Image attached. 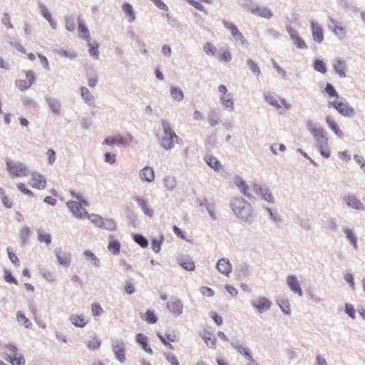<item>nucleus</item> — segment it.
Returning <instances> with one entry per match:
<instances>
[{"label": "nucleus", "mask_w": 365, "mask_h": 365, "mask_svg": "<svg viewBox=\"0 0 365 365\" xmlns=\"http://www.w3.org/2000/svg\"><path fill=\"white\" fill-rule=\"evenodd\" d=\"M308 130L314 137L321 155L328 158L330 156V151L328 149V138L326 136L325 130L320 127H317L312 123L308 124Z\"/></svg>", "instance_id": "f257e3e1"}, {"label": "nucleus", "mask_w": 365, "mask_h": 365, "mask_svg": "<svg viewBox=\"0 0 365 365\" xmlns=\"http://www.w3.org/2000/svg\"><path fill=\"white\" fill-rule=\"evenodd\" d=\"M71 195L78 201H68L66 203L68 207L76 217L85 218L87 215V212L84 207L88 206V202L83 199V195L80 193L71 191Z\"/></svg>", "instance_id": "f03ea898"}, {"label": "nucleus", "mask_w": 365, "mask_h": 365, "mask_svg": "<svg viewBox=\"0 0 365 365\" xmlns=\"http://www.w3.org/2000/svg\"><path fill=\"white\" fill-rule=\"evenodd\" d=\"M234 213L241 220L247 221L252 215L251 204L243 198L237 197L231 203Z\"/></svg>", "instance_id": "7ed1b4c3"}, {"label": "nucleus", "mask_w": 365, "mask_h": 365, "mask_svg": "<svg viewBox=\"0 0 365 365\" xmlns=\"http://www.w3.org/2000/svg\"><path fill=\"white\" fill-rule=\"evenodd\" d=\"M162 124L165 136L162 138L160 144L165 149H170L175 143H178V137L168 122L163 120Z\"/></svg>", "instance_id": "20e7f679"}, {"label": "nucleus", "mask_w": 365, "mask_h": 365, "mask_svg": "<svg viewBox=\"0 0 365 365\" xmlns=\"http://www.w3.org/2000/svg\"><path fill=\"white\" fill-rule=\"evenodd\" d=\"M6 169L9 173L15 178L26 177L29 175L27 166L19 161H7Z\"/></svg>", "instance_id": "39448f33"}, {"label": "nucleus", "mask_w": 365, "mask_h": 365, "mask_svg": "<svg viewBox=\"0 0 365 365\" xmlns=\"http://www.w3.org/2000/svg\"><path fill=\"white\" fill-rule=\"evenodd\" d=\"M329 106L334 108L341 115L346 117L354 115V109L349 106L347 102L343 101L341 99L334 100L329 102Z\"/></svg>", "instance_id": "423d86ee"}, {"label": "nucleus", "mask_w": 365, "mask_h": 365, "mask_svg": "<svg viewBox=\"0 0 365 365\" xmlns=\"http://www.w3.org/2000/svg\"><path fill=\"white\" fill-rule=\"evenodd\" d=\"M264 98L267 102L274 106L277 110H285L291 108V105L287 101L286 99H277V96L272 94L271 93L264 94Z\"/></svg>", "instance_id": "0eeeda50"}, {"label": "nucleus", "mask_w": 365, "mask_h": 365, "mask_svg": "<svg viewBox=\"0 0 365 365\" xmlns=\"http://www.w3.org/2000/svg\"><path fill=\"white\" fill-rule=\"evenodd\" d=\"M25 79H19L15 81V85L21 91L29 89L36 81V76L33 71L25 72Z\"/></svg>", "instance_id": "6e6552de"}, {"label": "nucleus", "mask_w": 365, "mask_h": 365, "mask_svg": "<svg viewBox=\"0 0 365 365\" xmlns=\"http://www.w3.org/2000/svg\"><path fill=\"white\" fill-rule=\"evenodd\" d=\"M133 141V138L130 135H127L126 136H122L120 135L108 137L106 138L103 141V144L107 145H128Z\"/></svg>", "instance_id": "1a4fd4ad"}, {"label": "nucleus", "mask_w": 365, "mask_h": 365, "mask_svg": "<svg viewBox=\"0 0 365 365\" xmlns=\"http://www.w3.org/2000/svg\"><path fill=\"white\" fill-rule=\"evenodd\" d=\"M112 350L115 359L120 363H124L125 357V345L123 340H116L112 343Z\"/></svg>", "instance_id": "9d476101"}, {"label": "nucleus", "mask_w": 365, "mask_h": 365, "mask_svg": "<svg viewBox=\"0 0 365 365\" xmlns=\"http://www.w3.org/2000/svg\"><path fill=\"white\" fill-rule=\"evenodd\" d=\"M29 183L33 188L43 190L47 182L44 176L37 172H33L30 175Z\"/></svg>", "instance_id": "9b49d317"}, {"label": "nucleus", "mask_w": 365, "mask_h": 365, "mask_svg": "<svg viewBox=\"0 0 365 365\" xmlns=\"http://www.w3.org/2000/svg\"><path fill=\"white\" fill-rule=\"evenodd\" d=\"M311 31L313 40L315 42L320 43L324 41V31L318 22L311 21Z\"/></svg>", "instance_id": "f8f14e48"}, {"label": "nucleus", "mask_w": 365, "mask_h": 365, "mask_svg": "<svg viewBox=\"0 0 365 365\" xmlns=\"http://www.w3.org/2000/svg\"><path fill=\"white\" fill-rule=\"evenodd\" d=\"M224 26L228 29L232 36L237 40L239 41L242 44H245L247 41L241 32L238 30L237 26L231 22L223 21Z\"/></svg>", "instance_id": "ddd939ff"}, {"label": "nucleus", "mask_w": 365, "mask_h": 365, "mask_svg": "<svg viewBox=\"0 0 365 365\" xmlns=\"http://www.w3.org/2000/svg\"><path fill=\"white\" fill-rule=\"evenodd\" d=\"M272 302L267 298H258L252 301V305L256 308L259 313L268 310Z\"/></svg>", "instance_id": "4468645a"}, {"label": "nucleus", "mask_w": 365, "mask_h": 365, "mask_svg": "<svg viewBox=\"0 0 365 365\" xmlns=\"http://www.w3.org/2000/svg\"><path fill=\"white\" fill-rule=\"evenodd\" d=\"M167 308L175 316H179L182 313L183 304L181 300L176 299L167 302Z\"/></svg>", "instance_id": "2eb2a0df"}, {"label": "nucleus", "mask_w": 365, "mask_h": 365, "mask_svg": "<svg viewBox=\"0 0 365 365\" xmlns=\"http://www.w3.org/2000/svg\"><path fill=\"white\" fill-rule=\"evenodd\" d=\"M217 269L222 274L227 276L232 272V265L227 259H220L216 265Z\"/></svg>", "instance_id": "dca6fc26"}, {"label": "nucleus", "mask_w": 365, "mask_h": 365, "mask_svg": "<svg viewBox=\"0 0 365 365\" xmlns=\"http://www.w3.org/2000/svg\"><path fill=\"white\" fill-rule=\"evenodd\" d=\"M140 178L143 181L151 182L155 180V173L152 168L146 166L140 172Z\"/></svg>", "instance_id": "f3484780"}, {"label": "nucleus", "mask_w": 365, "mask_h": 365, "mask_svg": "<svg viewBox=\"0 0 365 365\" xmlns=\"http://www.w3.org/2000/svg\"><path fill=\"white\" fill-rule=\"evenodd\" d=\"M326 123L328 127L334 133V134L339 138L342 139L344 137V134L342 130H340L337 123L331 117L328 116L326 118Z\"/></svg>", "instance_id": "a211bd4d"}, {"label": "nucleus", "mask_w": 365, "mask_h": 365, "mask_svg": "<svg viewBox=\"0 0 365 365\" xmlns=\"http://www.w3.org/2000/svg\"><path fill=\"white\" fill-rule=\"evenodd\" d=\"M200 336L207 346L212 349L216 348L217 340L211 331L204 330L202 333H200Z\"/></svg>", "instance_id": "6ab92c4d"}, {"label": "nucleus", "mask_w": 365, "mask_h": 365, "mask_svg": "<svg viewBox=\"0 0 365 365\" xmlns=\"http://www.w3.org/2000/svg\"><path fill=\"white\" fill-rule=\"evenodd\" d=\"M135 339H136V341L141 345L143 349L145 352H147L150 354H153V350L148 345V338L145 335H144L143 334L139 333L136 335Z\"/></svg>", "instance_id": "aec40b11"}, {"label": "nucleus", "mask_w": 365, "mask_h": 365, "mask_svg": "<svg viewBox=\"0 0 365 365\" xmlns=\"http://www.w3.org/2000/svg\"><path fill=\"white\" fill-rule=\"evenodd\" d=\"M335 72L341 78L346 77V62L341 59H336L333 64Z\"/></svg>", "instance_id": "412c9836"}, {"label": "nucleus", "mask_w": 365, "mask_h": 365, "mask_svg": "<svg viewBox=\"0 0 365 365\" xmlns=\"http://www.w3.org/2000/svg\"><path fill=\"white\" fill-rule=\"evenodd\" d=\"M252 13L265 19H269L273 16L272 12L267 7L256 6L252 9Z\"/></svg>", "instance_id": "4be33fe9"}, {"label": "nucleus", "mask_w": 365, "mask_h": 365, "mask_svg": "<svg viewBox=\"0 0 365 365\" xmlns=\"http://www.w3.org/2000/svg\"><path fill=\"white\" fill-rule=\"evenodd\" d=\"M230 344L235 349H236L240 354L243 355L245 357H246L247 356L249 355L250 353H251L250 349L240 344L237 339H232L230 341Z\"/></svg>", "instance_id": "5701e85b"}, {"label": "nucleus", "mask_w": 365, "mask_h": 365, "mask_svg": "<svg viewBox=\"0 0 365 365\" xmlns=\"http://www.w3.org/2000/svg\"><path fill=\"white\" fill-rule=\"evenodd\" d=\"M77 23L78 24V30L79 33V36L86 40L89 41L91 39V36L88 29L86 28L81 17L78 18Z\"/></svg>", "instance_id": "b1692460"}, {"label": "nucleus", "mask_w": 365, "mask_h": 365, "mask_svg": "<svg viewBox=\"0 0 365 365\" xmlns=\"http://www.w3.org/2000/svg\"><path fill=\"white\" fill-rule=\"evenodd\" d=\"M289 34L294 44L298 48L305 49L307 48L304 41L298 35V34L292 29H290Z\"/></svg>", "instance_id": "393cba45"}, {"label": "nucleus", "mask_w": 365, "mask_h": 365, "mask_svg": "<svg viewBox=\"0 0 365 365\" xmlns=\"http://www.w3.org/2000/svg\"><path fill=\"white\" fill-rule=\"evenodd\" d=\"M287 284L289 288L298 295H302V292L300 288L299 284L294 276H289L287 279Z\"/></svg>", "instance_id": "a878e982"}, {"label": "nucleus", "mask_w": 365, "mask_h": 365, "mask_svg": "<svg viewBox=\"0 0 365 365\" xmlns=\"http://www.w3.org/2000/svg\"><path fill=\"white\" fill-rule=\"evenodd\" d=\"M234 182L244 195L249 198L252 197V195L248 192L249 186L241 178L235 177Z\"/></svg>", "instance_id": "bb28decb"}, {"label": "nucleus", "mask_w": 365, "mask_h": 365, "mask_svg": "<svg viewBox=\"0 0 365 365\" xmlns=\"http://www.w3.org/2000/svg\"><path fill=\"white\" fill-rule=\"evenodd\" d=\"M69 319L75 327L80 328L84 327L88 323V320L82 314H73L70 317Z\"/></svg>", "instance_id": "cd10ccee"}, {"label": "nucleus", "mask_w": 365, "mask_h": 365, "mask_svg": "<svg viewBox=\"0 0 365 365\" xmlns=\"http://www.w3.org/2000/svg\"><path fill=\"white\" fill-rule=\"evenodd\" d=\"M252 188L254 190L258 193L261 194L262 195V197L269 202H273V197L272 196L271 193L263 187H262L260 185L255 184L252 186Z\"/></svg>", "instance_id": "c85d7f7f"}, {"label": "nucleus", "mask_w": 365, "mask_h": 365, "mask_svg": "<svg viewBox=\"0 0 365 365\" xmlns=\"http://www.w3.org/2000/svg\"><path fill=\"white\" fill-rule=\"evenodd\" d=\"M56 257L60 264L66 267L71 264V258L69 253L60 251L56 253Z\"/></svg>", "instance_id": "c756f323"}, {"label": "nucleus", "mask_w": 365, "mask_h": 365, "mask_svg": "<svg viewBox=\"0 0 365 365\" xmlns=\"http://www.w3.org/2000/svg\"><path fill=\"white\" fill-rule=\"evenodd\" d=\"M122 9L125 14V17L127 18L129 22H133L135 19V15L134 12V9L133 6L128 3H125L122 6Z\"/></svg>", "instance_id": "7c9ffc66"}, {"label": "nucleus", "mask_w": 365, "mask_h": 365, "mask_svg": "<svg viewBox=\"0 0 365 365\" xmlns=\"http://www.w3.org/2000/svg\"><path fill=\"white\" fill-rule=\"evenodd\" d=\"M217 58L220 62L229 63L232 61V56L228 48H221Z\"/></svg>", "instance_id": "2f4dec72"}, {"label": "nucleus", "mask_w": 365, "mask_h": 365, "mask_svg": "<svg viewBox=\"0 0 365 365\" xmlns=\"http://www.w3.org/2000/svg\"><path fill=\"white\" fill-rule=\"evenodd\" d=\"M277 302L281 310L285 314H289L291 313L290 304L287 298H278Z\"/></svg>", "instance_id": "473e14b6"}, {"label": "nucleus", "mask_w": 365, "mask_h": 365, "mask_svg": "<svg viewBox=\"0 0 365 365\" xmlns=\"http://www.w3.org/2000/svg\"><path fill=\"white\" fill-rule=\"evenodd\" d=\"M330 28L336 35L340 37L344 36L345 34L344 28L333 19L331 20Z\"/></svg>", "instance_id": "72a5a7b5"}, {"label": "nucleus", "mask_w": 365, "mask_h": 365, "mask_svg": "<svg viewBox=\"0 0 365 365\" xmlns=\"http://www.w3.org/2000/svg\"><path fill=\"white\" fill-rule=\"evenodd\" d=\"M7 360L12 364V365H24L25 364V359L23 355L15 353L13 356H9V359Z\"/></svg>", "instance_id": "f704fd0d"}, {"label": "nucleus", "mask_w": 365, "mask_h": 365, "mask_svg": "<svg viewBox=\"0 0 365 365\" xmlns=\"http://www.w3.org/2000/svg\"><path fill=\"white\" fill-rule=\"evenodd\" d=\"M136 200H137L139 206L140 207V208L143 211V212L146 215H148L149 217H152L153 212V210L148 207L147 202L144 199L140 198V197H138L136 199Z\"/></svg>", "instance_id": "c9c22d12"}, {"label": "nucleus", "mask_w": 365, "mask_h": 365, "mask_svg": "<svg viewBox=\"0 0 365 365\" xmlns=\"http://www.w3.org/2000/svg\"><path fill=\"white\" fill-rule=\"evenodd\" d=\"M205 160L215 170H219L221 168V165L216 158L212 155H207L205 157Z\"/></svg>", "instance_id": "e433bc0d"}, {"label": "nucleus", "mask_w": 365, "mask_h": 365, "mask_svg": "<svg viewBox=\"0 0 365 365\" xmlns=\"http://www.w3.org/2000/svg\"><path fill=\"white\" fill-rule=\"evenodd\" d=\"M81 96L83 100L89 104H92L94 101V98L89 90L86 87H81Z\"/></svg>", "instance_id": "4c0bfd02"}, {"label": "nucleus", "mask_w": 365, "mask_h": 365, "mask_svg": "<svg viewBox=\"0 0 365 365\" xmlns=\"http://www.w3.org/2000/svg\"><path fill=\"white\" fill-rule=\"evenodd\" d=\"M16 320L21 323L25 328L29 329L32 327V323L30 322L29 319H27L25 315L21 312H18L16 314Z\"/></svg>", "instance_id": "58836bf2"}, {"label": "nucleus", "mask_w": 365, "mask_h": 365, "mask_svg": "<svg viewBox=\"0 0 365 365\" xmlns=\"http://www.w3.org/2000/svg\"><path fill=\"white\" fill-rule=\"evenodd\" d=\"M108 249L113 255H118L120 250V244L118 240H113L109 242Z\"/></svg>", "instance_id": "ea45409f"}, {"label": "nucleus", "mask_w": 365, "mask_h": 365, "mask_svg": "<svg viewBox=\"0 0 365 365\" xmlns=\"http://www.w3.org/2000/svg\"><path fill=\"white\" fill-rule=\"evenodd\" d=\"M38 239L41 242L49 245L51 242V235L43 230H38Z\"/></svg>", "instance_id": "a19ab883"}, {"label": "nucleus", "mask_w": 365, "mask_h": 365, "mask_svg": "<svg viewBox=\"0 0 365 365\" xmlns=\"http://www.w3.org/2000/svg\"><path fill=\"white\" fill-rule=\"evenodd\" d=\"M41 14L43 16V17L45 19H46V20L49 22L50 25L51 26V27L53 29H56V24L55 23V21L53 20L52 19V16L50 13V11H48V9L47 8H46L45 6H42L41 7Z\"/></svg>", "instance_id": "79ce46f5"}, {"label": "nucleus", "mask_w": 365, "mask_h": 365, "mask_svg": "<svg viewBox=\"0 0 365 365\" xmlns=\"http://www.w3.org/2000/svg\"><path fill=\"white\" fill-rule=\"evenodd\" d=\"M204 52L210 56H214L216 55L217 49L214 44L207 42L203 46Z\"/></svg>", "instance_id": "37998d69"}, {"label": "nucleus", "mask_w": 365, "mask_h": 365, "mask_svg": "<svg viewBox=\"0 0 365 365\" xmlns=\"http://www.w3.org/2000/svg\"><path fill=\"white\" fill-rule=\"evenodd\" d=\"M170 94H171L172 97L178 101H182L184 98L183 93L180 88L171 87L170 88Z\"/></svg>", "instance_id": "c03bdc74"}, {"label": "nucleus", "mask_w": 365, "mask_h": 365, "mask_svg": "<svg viewBox=\"0 0 365 365\" xmlns=\"http://www.w3.org/2000/svg\"><path fill=\"white\" fill-rule=\"evenodd\" d=\"M84 255L86 257V259L88 261H91L93 265H94L95 267L100 266V261L93 252L86 250L84 252Z\"/></svg>", "instance_id": "a18cd8bd"}, {"label": "nucleus", "mask_w": 365, "mask_h": 365, "mask_svg": "<svg viewBox=\"0 0 365 365\" xmlns=\"http://www.w3.org/2000/svg\"><path fill=\"white\" fill-rule=\"evenodd\" d=\"M190 4L193 6L195 9L203 11L206 12V11L204 9L203 6L201 4V2H205L207 4H212V0H187Z\"/></svg>", "instance_id": "49530a36"}, {"label": "nucleus", "mask_w": 365, "mask_h": 365, "mask_svg": "<svg viewBox=\"0 0 365 365\" xmlns=\"http://www.w3.org/2000/svg\"><path fill=\"white\" fill-rule=\"evenodd\" d=\"M145 319L150 324H153L158 322L157 316L155 314L153 311L150 309H148L145 312Z\"/></svg>", "instance_id": "de8ad7c7"}, {"label": "nucleus", "mask_w": 365, "mask_h": 365, "mask_svg": "<svg viewBox=\"0 0 365 365\" xmlns=\"http://www.w3.org/2000/svg\"><path fill=\"white\" fill-rule=\"evenodd\" d=\"M247 64L249 68L252 71L254 74L257 75V76L260 75V68L258 66L257 63L255 62L252 59H248L247 61Z\"/></svg>", "instance_id": "09e8293b"}, {"label": "nucleus", "mask_w": 365, "mask_h": 365, "mask_svg": "<svg viewBox=\"0 0 365 365\" xmlns=\"http://www.w3.org/2000/svg\"><path fill=\"white\" fill-rule=\"evenodd\" d=\"M31 235V230L28 227H24L20 230V239L23 244L26 243Z\"/></svg>", "instance_id": "8fccbe9b"}, {"label": "nucleus", "mask_w": 365, "mask_h": 365, "mask_svg": "<svg viewBox=\"0 0 365 365\" xmlns=\"http://www.w3.org/2000/svg\"><path fill=\"white\" fill-rule=\"evenodd\" d=\"M347 205L354 209H359L362 207L361 203L354 197H348L346 199Z\"/></svg>", "instance_id": "3c124183"}, {"label": "nucleus", "mask_w": 365, "mask_h": 365, "mask_svg": "<svg viewBox=\"0 0 365 365\" xmlns=\"http://www.w3.org/2000/svg\"><path fill=\"white\" fill-rule=\"evenodd\" d=\"M221 102L226 108L234 109V103L232 99L229 96H224L220 98Z\"/></svg>", "instance_id": "603ef678"}, {"label": "nucleus", "mask_w": 365, "mask_h": 365, "mask_svg": "<svg viewBox=\"0 0 365 365\" xmlns=\"http://www.w3.org/2000/svg\"><path fill=\"white\" fill-rule=\"evenodd\" d=\"M314 68L316 71L322 73H325L327 72L326 65L322 60H316L314 61Z\"/></svg>", "instance_id": "864d4df0"}, {"label": "nucleus", "mask_w": 365, "mask_h": 365, "mask_svg": "<svg viewBox=\"0 0 365 365\" xmlns=\"http://www.w3.org/2000/svg\"><path fill=\"white\" fill-rule=\"evenodd\" d=\"M101 344V341L96 337H93L92 340L89 341L88 343V347L90 350H96L98 349Z\"/></svg>", "instance_id": "5fc2aeb1"}, {"label": "nucleus", "mask_w": 365, "mask_h": 365, "mask_svg": "<svg viewBox=\"0 0 365 365\" xmlns=\"http://www.w3.org/2000/svg\"><path fill=\"white\" fill-rule=\"evenodd\" d=\"M325 91L327 93V94L330 97H335V100L339 99V96L338 95V93L336 91L335 88L333 86H331L330 83H327L325 88Z\"/></svg>", "instance_id": "6e6d98bb"}, {"label": "nucleus", "mask_w": 365, "mask_h": 365, "mask_svg": "<svg viewBox=\"0 0 365 365\" xmlns=\"http://www.w3.org/2000/svg\"><path fill=\"white\" fill-rule=\"evenodd\" d=\"M86 217H88V219H90L92 221V222L96 224L97 226L103 225V219L101 216H99L98 215H94V214L88 215L87 213V215Z\"/></svg>", "instance_id": "4d7b16f0"}, {"label": "nucleus", "mask_w": 365, "mask_h": 365, "mask_svg": "<svg viewBox=\"0 0 365 365\" xmlns=\"http://www.w3.org/2000/svg\"><path fill=\"white\" fill-rule=\"evenodd\" d=\"M133 239L136 243L140 245L142 247H146L148 245V240L140 235H135Z\"/></svg>", "instance_id": "13d9d810"}, {"label": "nucleus", "mask_w": 365, "mask_h": 365, "mask_svg": "<svg viewBox=\"0 0 365 365\" xmlns=\"http://www.w3.org/2000/svg\"><path fill=\"white\" fill-rule=\"evenodd\" d=\"M344 232L346 235L347 239L350 241L351 245L356 247V238L355 237L351 230L346 228L344 230Z\"/></svg>", "instance_id": "bf43d9fd"}, {"label": "nucleus", "mask_w": 365, "mask_h": 365, "mask_svg": "<svg viewBox=\"0 0 365 365\" xmlns=\"http://www.w3.org/2000/svg\"><path fill=\"white\" fill-rule=\"evenodd\" d=\"M164 356L172 365H179L178 360L173 354L170 352H165Z\"/></svg>", "instance_id": "052dcab7"}, {"label": "nucleus", "mask_w": 365, "mask_h": 365, "mask_svg": "<svg viewBox=\"0 0 365 365\" xmlns=\"http://www.w3.org/2000/svg\"><path fill=\"white\" fill-rule=\"evenodd\" d=\"M66 28L70 31H73L76 29V21L73 18L66 19Z\"/></svg>", "instance_id": "680f3d73"}, {"label": "nucleus", "mask_w": 365, "mask_h": 365, "mask_svg": "<svg viewBox=\"0 0 365 365\" xmlns=\"http://www.w3.org/2000/svg\"><path fill=\"white\" fill-rule=\"evenodd\" d=\"M91 310L93 315L96 317L101 316L103 312V310L99 304H93Z\"/></svg>", "instance_id": "e2e57ef3"}, {"label": "nucleus", "mask_w": 365, "mask_h": 365, "mask_svg": "<svg viewBox=\"0 0 365 365\" xmlns=\"http://www.w3.org/2000/svg\"><path fill=\"white\" fill-rule=\"evenodd\" d=\"M4 278L6 282L9 283H14L17 284V280L12 276L11 273L9 270H4Z\"/></svg>", "instance_id": "0e129e2a"}, {"label": "nucleus", "mask_w": 365, "mask_h": 365, "mask_svg": "<svg viewBox=\"0 0 365 365\" xmlns=\"http://www.w3.org/2000/svg\"><path fill=\"white\" fill-rule=\"evenodd\" d=\"M48 103V106H49L50 108L52 110L53 112H54V113H58L59 112V110H60V103L57 101L49 100Z\"/></svg>", "instance_id": "69168bd1"}, {"label": "nucleus", "mask_w": 365, "mask_h": 365, "mask_svg": "<svg viewBox=\"0 0 365 365\" xmlns=\"http://www.w3.org/2000/svg\"><path fill=\"white\" fill-rule=\"evenodd\" d=\"M345 312L351 319H354L355 318L356 310H355V309H354L353 305L349 304H346Z\"/></svg>", "instance_id": "338daca9"}, {"label": "nucleus", "mask_w": 365, "mask_h": 365, "mask_svg": "<svg viewBox=\"0 0 365 365\" xmlns=\"http://www.w3.org/2000/svg\"><path fill=\"white\" fill-rule=\"evenodd\" d=\"M90 48H89V53L91 56H94L96 58H98V45L97 43L96 44H88Z\"/></svg>", "instance_id": "774afa93"}]
</instances>
